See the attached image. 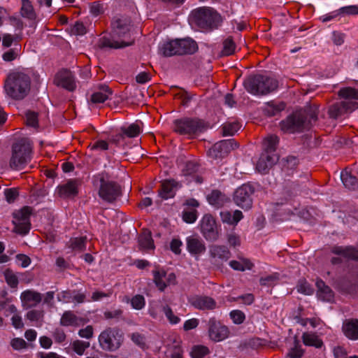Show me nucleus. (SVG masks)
<instances>
[{"label": "nucleus", "instance_id": "412c9836", "mask_svg": "<svg viewBox=\"0 0 358 358\" xmlns=\"http://www.w3.org/2000/svg\"><path fill=\"white\" fill-rule=\"evenodd\" d=\"M186 246L187 251L194 256L203 254L206 250L204 241L196 235L186 238Z\"/></svg>", "mask_w": 358, "mask_h": 358}, {"label": "nucleus", "instance_id": "e2e57ef3", "mask_svg": "<svg viewBox=\"0 0 358 358\" xmlns=\"http://www.w3.org/2000/svg\"><path fill=\"white\" fill-rule=\"evenodd\" d=\"M91 150H106L108 149V143L107 141L103 140H99L95 141L94 143L90 145Z\"/></svg>", "mask_w": 358, "mask_h": 358}, {"label": "nucleus", "instance_id": "9d476101", "mask_svg": "<svg viewBox=\"0 0 358 358\" xmlns=\"http://www.w3.org/2000/svg\"><path fill=\"white\" fill-rule=\"evenodd\" d=\"M100 348L106 352H115L123 344L124 336L122 331L117 327H108L99 336Z\"/></svg>", "mask_w": 358, "mask_h": 358}, {"label": "nucleus", "instance_id": "4d7b16f0", "mask_svg": "<svg viewBox=\"0 0 358 358\" xmlns=\"http://www.w3.org/2000/svg\"><path fill=\"white\" fill-rule=\"evenodd\" d=\"M5 279L7 284L12 288H15L18 285L17 277L11 271H6Z\"/></svg>", "mask_w": 358, "mask_h": 358}, {"label": "nucleus", "instance_id": "9b49d317", "mask_svg": "<svg viewBox=\"0 0 358 358\" xmlns=\"http://www.w3.org/2000/svg\"><path fill=\"white\" fill-rule=\"evenodd\" d=\"M204 129V122L197 118L185 117L173 122L174 131L182 135L192 136L202 132Z\"/></svg>", "mask_w": 358, "mask_h": 358}, {"label": "nucleus", "instance_id": "5701e85b", "mask_svg": "<svg viewBox=\"0 0 358 358\" xmlns=\"http://www.w3.org/2000/svg\"><path fill=\"white\" fill-rule=\"evenodd\" d=\"M78 182L76 180H69L57 187L59 196L64 199L76 196L78 193Z\"/></svg>", "mask_w": 358, "mask_h": 358}, {"label": "nucleus", "instance_id": "ddd939ff", "mask_svg": "<svg viewBox=\"0 0 358 358\" xmlns=\"http://www.w3.org/2000/svg\"><path fill=\"white\" fill-rule=\"evenodd\" d=\"M30 215L31 208L28 206L22 208L21 210L13 213L15 224V231L20 234H27L30 229Z\"/></svg>", "mask_w": 358, "mask_h": 358}, {"label": "nucleus", "instance_id": "423d86ee", "mask_svg": "<svg viewBox=\"0 0 358 358\" xmlns=\"http://www.w3.org/2000/svg\"><path fill=\"white\" fill-rule=\"evenodd\" d=\"M197 50L198 45L196 41L189 38L166 41L159 48L160 52L165 57L192 55Z\"/></svg>", "mask_w": 358, "mask_h": 358}, {"label": "nucleus", "instance_id": "3c124183", "mask_svg": "<svg viewBox=\"0 0 358 358\" xmlns=\"http://www.w3.org/2000/svg\"><path fill=\"white\" fill-rule=\"evenodd\" d=\"M303 353L304 351L301 346L296 342L294 346L289 350L287 356L289 358H301Z\"/></svg>", "mask_w": 358, "mask_h": 358}, {"label": "nucleus", "instance_id": "680f3d73", "mask_svg": "<svg viewBox=\"0 0 358 358\" xmlns=\"http://www.w3.org/2000/svg\"><path fill=\"white\" fill-rule=\"evenodd\" d=\"M169 357L170 358H184L183 350L182 348L178 345H174L171 348H170L169 350Z\"/></svg>", "mask_w": 358, "mask_h": 358}, {"label": "nucleus", "instance_id": "052dcab7", "mask_svg": "<svg viewBox=\"0 0 358 358\" xmlns=\"http://www.w3.org/2000/svg\"><path fill=\"white\" fill-rule=\"evenodd\" d=\"M6 200L8 203H13L18 196V192L15 188L6 189L4 192Z\"/></svg>", "mask_w": 358, "mask_h": 358}, {"label": "nucleus", "instance_id": "13d9d810", "mask_svg": "<svg viewBox=\"0 0 358 358\" xmlns=\"http://www.w3.org/2000/svg\"><path fill=\"white\" fill-rule=\"evenodd\" d=\"M284 168L293 169L298 164V159L294 156H288L282 159Z\"/></svg>", "mask_w": 358, "mask_h": 358}, {"label": "nucleus", "instance_id": "a19ab883", "mask_svg": "<svg viewBox=\"0 0 358 358\" xmlns=\"http://www.w3.org/2000/svg\"><path fill=\"white\" fill-rule=\"evenodd\" d=\"M279 138L275 135H270L265 138L263 142L264 151L262 152L275 153Z\"/></svg>", "mask_w": 358, "mask_h": 358}, {"label": "nucleus", "instance_id": "49530a36", "mask_svg": "<svg viewBox=\"0 0 358 358\" xmlns=\"http://www.w3.org/2000/svg\"><path fill=\"white\" fill-rule=\"evenodd\" d=\"M90 347V343L87 341L77 340L72 343V348L75 352L78 355L84 354L85 350Z\"/></svg>", "mask_w": 358, "mask_h": 358}, {"label": "nucleus", "instance_id": "ea45409f", "mask_svg": "<svg viewBox=\"0 0 358 358\" xmlns=\"http://www.w3.org/2000/svg\"><path fill=\"white\" fill-rule=\"evenodd\" d=\"M285 104L283 102L275 103L274 101L268 102L264 106V111L268 116H274L283 110Z\"/></svg>", "mask_w": 358, "mask_h": 358}, {"label": "nucleus", "instance_id": "f257e3e1", "mask_svg": "<svg viewBox=\"0 0 358 358\" xmlns=\"http://www.w3.org/2000/svg\"><path fill=\"white\" fill-rule=\"evenodd\" d=\"M113 38L101 37L99 41L101 48H122L131 45L134 39L131 38V20L127 17H115L111 22Z\"/></svg>", "mask_w": 358, "mask_h": 358}, {"label": "nucleus", "instance_id": "bb28decb", "mask_svg": "<svg viewBox=\"0 0 358 358\" xmlns=\"http://www.w3.org/2000/svg\"><path fill=\"white\" fill-rule=\"evenodd\" d=\"M331 252L345 259L358 260V250L352 246H334Z\"/></svg>", "mask_w": 358, "mask_h": 358}, {"label": "nucleus", "instance_id": "6e6d98bb", "mask_svg": "<svg viewBox=\"0 0 358 358\" xmlns=\"http://www.w3.org/2000/svg\"><path fill=\"white\" fill-rule=\"evenodd\" d=\"M123 311L120 308L106 310L103 313V316L107 320L120 319L122 316Z\"/></svg>", "mask_w": 358, "mask_h": 358}, {"label": "nucleus", "instance_id": "bf43d9fd", "mask_svg": "<svg viewBox=\"0 0 358 358\" xmlns=\"http://www.w3.org/2000/svg\"><path fill=\"white\" fill-rule=\"evenodd\" d=\"M44 315L43 310H31L27 312L26 317L30 321H38Z\"/></svg>", "mask_w": 358, "mask_h": 358}, {"label": "nucleus", "instance_id": "1a4fd4ad", "mask_svg": "<svg viewBox=\"0 0 358 358\" xmlns=\"http://www.w3.org/2000/svg\"><path fill=\"white\" fill-rule=\"evenodd\" d=\"M95 178L99 182V196L103 201L112 203L122 195L120 185L110 180L108 173H101Z\"/></svg>", "mask_w": 358, "mask_h": 358}, {"label": "nucleus", "instance_id": "c03bdc74", "mask_svg": "<svg viewBox=\"0 0 358 358\" xmlns=\"http://www.w3.org/2000/svg\"><path fill=\"white\" fill-rule=\"evenodd\" d=\"M240 125L238 122H229L223 124L222 130L223 136H233L238 129Z\"/></svg>", "mask_w": 358, "mask_h": 358}, {"label": "nucleus", "instance_id": "4468645a", "mask_svg": "<svg viewBox=\"0 0 358 358\" xmlns=\"http://www.w3.org/2000/svg\"><path fill=\"white\" fill-rule=\"evenodd\" d=\"M255 192L254 187L250 184H244L236 189L234 194L236 204L244 209H249L252 204V195Z\"/></svg>", "mask_w": 358, "mask_h": 358}, {"label": "nucleus", "instance_id": "393cba45", "mask_svg": "<svg viewBox=\"0 0 358 358\" xmlns=\"http://www.w3.org/2000/svg\"><path fill=\"white\" fill-rule=\"evenodd\" d=\"M178 185V182L174 180L164 181L161 185V189L159 190V196L164 199L173 198L176 194L175 189Z\"/></svg>", "mask_w": 358, "mask_h": 358}, {"label": "nucleus", "instance_id": "c756f323", "mask_svg": "<svg viewBox=\"0 0 358 358\" xmlns=\"http://www.w3.org/2000/svg\"><path fill=\"white\" fill-rule=\"evenodd\" d=\"M243 217L242 212L238 210H235L233 213L228 210L220 212V217L222 222L230 225H236Z\"/></svg>", "mask_w": 358, "mask_h": 358}, {"label": "nucleus", "instance_id": "c9c22d12", "mask_svg": "<svg viewBox=\"0 0 358 358\" xmlns=\"http://www.w3.org/2000/svg\"><path fill=\"white\" fill-rule=\"evenodd\" d=\"M87 238L85 236L71 238L69 243V248L75 252H80L86 249Z\"/></svg>", "mask_w": 358, "mask_h": 358}, {"label": "nucleus", "instance_id": "7ed1b4c3", "mask_svg": "<svg viewBox=\"0 0 358 358\" xmlns=\"http://www.w3.org/2000/svg\"><path fill=\"white\" fill-rule=\"evenodd\" d=\"M316 120L317 114L315 111H297L282 120L280 122V127L286 133L301 132L309 129L312 122Z\"/></svg>", "mask_w": 358, "mask_h": 358}, {"label": "nucleus", "instance_id": "338daca9", "mask_svg": "<svg viewBox=\"0 0 358 358\" xmlns=\"http://www.w3.org/2000/svg\"><path fill=\"white\" fill-rule=\"evenodd\" d=\"M10 345L14 350H20L26 348L25 341L20 338H13L10 342Z\"/></svg>", "mask_w": 358, "mask_h": 358}, {"label": "nucleus", "instance_id": "473e14b6", "mask_svg": "<svg viewBox=\"0 0 358 358\" xmlns=\"http://www.w3.org/2000/svg\"><path fill=\"white\" fill-rule=\"evenodd\" d=\"M208 201L210 204L215 207H221L228 201V198L220 191L213 190L207 196Z\"/></svg>", "mask_w": 358, "mask_h": 358}, {"label": "nucleus", "instance_id": "4c0bfd02", "mask_svg": "<svg viewBox=\"0 0 358 358\" xmlns=\"http://www.w3.org/2000/svg\"><path fill=\"white\" fill-rule=\"evenodd\" d=\"M229 266L236 271H245L251 270L254 264L250 259L246 258H240L239 260H232L229 262Z\"/></svg>", "mask_w": 358, "mask_h": 358}, {"label": "nucleus", "instance_id": "6ab92c4d", "mask_svg": "<svg viewBox=\"0 0 358 358\" xmlns=\"http://www.w3.org/2000/svg\"><path fill=\"white\" fill-rule=\"evenodd\" d=\"M54 83L57 86L73 92L76 87L75 76L71 71L67 69L59 71L55 77Z\"/></svg>", "mask_w": 358, "mask_h": 358}, {"label": "nucleus", "instance_id": "39448f33", "mask_svg": "<svg viewBox=\"0 0 358 358\" xmlns=\"http://www.w3.org/2000/svg\"><path fill=\"white\" fill-rule=\"evenodd\" d=\"M245 90L253 95H266L275 91L278 83L275 78L263 76H248L243 83Z\"/></svg>", "mask_w": 358, "mask_h": 358}, {"label": "nucleus", "instance_id": "69168bd1", "mask_svg": "<svg viewBox=\"0 0 358 358\" xmlns=\"http://www.w3.org/2000/svg\"><path fill=\"white\" fill-rule=\"evenodd\" d=\"M298 292L306 295H310L313 293V289L306 282H301L297 287Z\"/></svg>", "mask_w": 358, "mask_h": 358}, {"label": "nucleus", "instance_id": "de8ad7c7", "mask_svg": "<svg viewBox=\"0 0 358 358\" xmlns=\"http://www.w3.org/2000/svg\"><path fill=\"white\" fill-rule=\"evenodd\" d=\"M131 305L136 310H141L145 306V300L143 295L136 294L131 299Z\"/></svg>", "mask_w": 358, "mask_h": 358}, {"label": "nucleus", "instance_id": "603ef678", "mask_svg": "<svg viewBox=\"0 0 358 358\" xmlns=\"http://www.w3.org/2000/svg\"><path fill=\"white\" fill-rule=\"evenodd\" d=\"M229 315L233 322L237 324H242L245 319V314L239 310H232Z\"/></svg>", "mask_w": 358, "mask_h": 358}, {"label": "nucleus", "instance_id": "37998d69", "mask_svg": "<svg viewBox=\"0 0 358 358\" xmlns=\"http://www.w3.org/2000/svg\"><path fill=\"white\" fill-rule=\"evenodd\" d=\"M210 353L208 347L205 345H194L190 352L192 358H203L205 356Z\"/></svg>", "mask_w": 358, "mask_h": 358}, {"label": "nucleus", "instance_id": "2eb2a0df", "mask_svg": "<svg viewBox=\"0 0 358 358\" xmlns=\"http://www.w3.org/2000/svg\"><path fill=\"white\" fill-rule=\"evenodd\" d=\"M238 147L233 138L222 140L213 145L208 151V156L214 159L223 158Z\"/></svg>", "mask_w": 358, "mask_h": 358}, {"label": "nucleus", "instance_id": "5fc2aeb1", "mask_svg": "<svg viewBox=\"0 0 358 358\" xmlns=\"http://www.w3.org/2000/svg\"><path fill=\"white\" fill-rule=\"evenodd\" d=\"M26 121L29 126L34 128L38 127V114L33 111H27L26 113Z\"/></svg>", "mask_w": 358, "mask_h": 358}, {"label": "nucleus", "instance_id": "f3484780", "mask_svg": "<svg viewBox=\"0 0 358 358\" xmlns=\"http://www.w3.org/2000/svg\"><path fill=\"white\" fill-rule=\"evenodd\" d=\"M201 233L208 241H215L219 237V232L215 220L210 215H205L200 222Z\"/></svg>", "mask_w": 358, "mask_h": 358}, {"label": "nucleus", "instance_id": "a211bd4d", "mask_svg": "<svg viewBox=\"0 0 358 358\" xmlns=\"http://www.w3.org/2000/svg\"><path fill=\"white\" fill-rule=\"evenodd\" d=\"M152 274L154 282L160 291H164L169 285L176 284V277L173 273H167L163 268L156 267Z\"/></svg>", "mask_w": 358, "mask_h": 358}, {"label": "nucleus", "instance_id": "dca6fc26", "mask_svg": "<svg viewBox=\"0 0 358 358\" xmlns=\"http://www.w3.org/2000/svg\"><path fill=\"white\" fill-rule=\"evenodd\" d=\"M189 304L194 308L202 311H210L217 308L216 301L204 294H193L187 298Z\"/></svg>", "mask_w": 358, "mask_h": 358}, {"label": "nucleus", "instance_id": "a18cd8bd", "mask_svg": "<svg viewBox=\"0 0 358 358\" xmlns=\"http://www.w3.org/2000/svg\"><path fill=\"white\" fill-rule=\"evenodd\" d=\"M236 48V45L231 38H227L223 42V49L222 53L224 56H229L234 54Z\"/></svg>", "mask_w": 358, "mask_h": 358}, {"label": "nucleus", "instance_id": "774afa93", "mask_svg": "<svg viewBox=\"0 0 358 358\" xmlns=\"http://www.w3.org/2000/svg\"><path fill=\"white\" fill-rule=\"evenodd\" d=\"M199 324V320L197 318H192L186 320L183 324V329L185 331H189L196 329Z\"/></svg>", "mask_w": 358, "mask_h": 358}, {"label": "nucleus", "instance_id": "0eeeda50", "mask_svg": "<svg viewBox=\"0 0 358 358\" xmlns=\"http://www.w3.org/2000/svg\"><path fill=\"white\" fill-rule=\"evenodd\" d=\"M32 144L27 139H21L12 148L10 166L13 169H22L31 159Z\"/></svg>", "mask_w": 358, "mask_h": 358}, {"label": "nucleus", "instance_id": "c85d7f7f", "mask_svg": "<svg viewBox=\"0 0 358 358\" xmlns=\"http://www.w3.org/2000/svg\"><path fill=\"white\" fill-rule=\"evenodd\" d=\"M141 122L131 123L128 126H123L120 128V136L135 138L138 136L142 132V128L141 127Z\"/></svg>", "mask_w": 358, "mask_h": 358}, {"label": "nucleus", "instance_id": "2f4dec72", "mask_svg": "<svg viewBox=\"0 0 358 358\" xmlns=\"http://www.w3.org/2000/svg\"><path fill=\"white\" fill-rule=\"evenodd\" d=\"M138 244L143 250L148 251L155 249L154 241L150 231H144L138 236Z\"/></svg>", "mask_w": 358, "mask_h": 358}, {"label": "nucleus", "instance_id": "79ce46f5", "mask_svg": "<svg viewBox=\"0 0 358 358\" xmlns=\"http://www.w3.org/2000/svg\"><path fill=\"white\" fill-rule=\"evenodd\" d=\"M129 337L135 345L141 349L145 348L147 338L145 334L136 331L130 334Z\"/></svg>", "mask_w": 358, "mask_h": 358}, {"label": "nucleus", "instance_id": "09e8293b", "mask_svg": "<svg viewBox=\"0 0 358 358\" xmlns=\"http://www.w3.org/2000/svg\"><path fill=\"white\" fill-rule=\"evenodd\" d=\"M338 12L340 16L358 15V6L356 5L343 6L338 9Z\"/></svg>", "mask_w": 358, "mask_h": 358}, {"label": "nucleus", "instance_id": "6e6552de", "mask_svg": "<svg viewBox=\"0 0 358 358\" xmlns=\"http://www.w3.org/2000/svg\"><path fill=\"white\" fill-rule=\"evenodd\" d=\"M338 95L345 100L336 102L329 107L328 113L333 119H337L345 113L355 108L354 102L350 99H358V90L352 87L343 88L339 90Z\"/></svg>", "mask_w": 358, "mask_h": 358}, {"label": "nucleus", "instance_id": "b1692460", "mask_svg": "<svg viewBox=\"0 0 358 358\" xmlns=\"http://www.w3.org/2000/svg\"><path fill=\"white\" fill-rule=\"evenodd\" d=\"M343 331L344 335L352 341L358 340V320L348 319L343 322Z\"/></svg>", "mask_w": 358, "mask_h": 358}, {"label": "nucleus", "instance_id": "8fccbe9b", "mask_svg": "<svg viewBox=\"0 0 358 358\" xmlns=\"http://www.w3.org/2000/svg\"><path fill=\"white\" fill-rule=\"evenodd\" d=\"M163 312L171 324H176L180 322V317L173 313L169 306L166 305L163 307Z\"/></svg>", "mask_w": 358, "mask_h": 358}, {"label": "nucleus", "instance_id": "aec40b11", "mask_svg": "<svg viewBox=\"0 0 358 358\" xmlns=\"http://www.w3.org/2000/svg\"><path fill=\"white\" fill-rule=\"evenodd\" d=\"M278 159L275 153L262 152L256 164V170L262 174H266Z\"/></svg>", "mask_w": 358, "mask_h": 358}, {"label": "nucleus", "instance_id": "f8f14e48", "mask_svg": "<svg viewBox=\"0 0 358 358\" xmlns=\"http://www.w3.org/2000/svg\"><path fill=\"white\" fill-rule=\"evenodd\" d=\"M208 334L210 340L213 342H220L228 338L229 331L227 326L213 317L207 322Z\"/></svg>", "mask_w": 358, "mask_h": 358}, {"label": "nucleus", "instance_id": "f704fd0d", "mask_svg": "<svg viewBox=\"0 0 358 358\" xmlns=\"http://www.w3.org/2000/svg\"><path fill=\"white\" fill-rule=\"evenodd\" d=\"M302 340L304 345L320 348L323 345L322 341L314 333L306 332L302 335Z\"/></svg>", "mask_w": 358, "mask_h": 358}, {"label": "nucleus", "instance_id": "864d4df0", "mask_svg": "<svg viewBox=\"0 0 358 358\" xmlns=\"http://www.w3.org/2000/svg\"><path fill=\"white\" fill-rule=\"evenodd\" d=\"M52 337L55 341V343H62L66 341V335L64 332V331L61 328H56L52 331Z\"/></svg>", "mask_w": 358, "mask_h": 358}, {"label": "nucleus", "instance_id": "20e7f679", "mask_svg": "<svg viewBox=\"0 0 358 358\" xmlns=\"http://www.w3.org/2000/svg\"><path fill=\"white\" fill-rule=\"evenodd\" d=\"M189 22L192 26L202 29H213L220 25L222 17L214 9L201 7L191 12Z\"/></svg>", "mask_w": 358, "mask_h": 358}, {"label": "nucleus", "instance_id": "4be33fe9", "mask_svg": "<svg viewBox=\"0 0 358 358\" xmlns=\"http://www.w3.org/2000/svg\"><path fill=\"white\" fill-rule=\"evenodd\" d=\"M20 299L22 307L29 309L36 306L42 301V294L31 289H27L21 293Z\"/></svg>", "mask_w": 358, "mask_h": 358}, {"label": "nucleus", "instance_id": "58836bf2", "mask_svg": "<svg viewBox=\"0 0 358 358\" xmlns=\"http://www.w3.org/2000/svg\"><path fill=\"white\" fill-rule=\"evenodd\" d=\"M20 13L23 17L30 20H34L36 18V12L29 0H22Z\"/></svg>", "mask_w": 358, "mask_h": 358}, {"label": "nucleus", "instance_id": "a878e982", "mask_svg": "<svg viewBox=\"0 0 358 358\" xmlns=\"http://www.w3.org/2000/svg\"><path fill=\"white\" fill-rule=\"evenodd\" d=\"M112 95L111 90L107 85H101L91 95V102L92 103H102L109 99Z\"/></svg>", "mask_w": 358, "mask_h": 358}, {"label": "nucleus", "instance_id": "f03ea898", "mask_svg": "<svg viewBox=\"0 0 358 358\" xmlns=\"http://www.w3.org/2000/svg\"><path fill=\"white\" fill-rule=\"evenodd\" d=\"M31 71H15L10 73L5 83L6 94L14 99H22L30 90Z\"/></svg>", "mask_w": 358, "mask_h": 358}, {"label": "nucleus", "instance_id": "0e129e2a", "mask_svg": "<svg viewBox=\"0 0 358 358\" xmlns=\"http://www.w3.org/2000/svg\"><path fill=\"white\" fill-rule=\"evenodd\" d=\"M199 169L197 164L193 162H188L185 165V168L183 170L184 175L192 176Z\"/></svg>", "mask_w": 358, "mask_h": 358}, {"label": "nucleus", "instance_id": "e433bc0d", "mask_svg": "<svg viewBox=\"0 0 358 358\" xmlns=\"http://www.w3.org/2000/svg\"><path fill=\"white\" fill-rule=\"evenodd\" d=\"M79 317L73 311H65L60 319L59 324L64 327L77 326L79 324Z\"/></svg>", "mask_w": 358, "mask_h": 358}, {"label": "nucleus", "instance_id": "7c9ffc66", "mask_svg": "<svg viewBox=\"0 0 358 358\" xmlns=\"http://www.w3.org/2000/svg\"><path fill=\"white\" fill-rule=\"evenodd\" d=\"M210 254L213 258L227 261L231 256L229 249L224 245H215L210 247Z\"/></svg>", "mask_w": 358, "mask_h": 358}, {"label": "nucleus", "instance_id": "72a5a7b5", "mask_svg": "<svg viewBox=\"0 0 358 358\" xmlns=\"http://www.w3.org/2000/svg\"><path fill=\"white\" fill-rule=\"evenodd\" d=\"M341 178L343 184L346 188L352 190L358 189L357 179L347 169H345L341 172Z\"/></svg>", "mask_w": 358, "mask_h": 358}, {"label": "nucleus", "instance_id": "cd10ccee", "mask_svg": "<svg viewBox=\"0 0 358 358\" xmlns=\"http://www.w3.org/2000/svg\"><path fill=\"white\" fill-rule=\"evenodd\" d=\"M316 287L317 288V296L320 300L327 302L333 300L334 292L329 286L326 285L323 280H317Z\"/></svg>", "mask_w": 358, "mask_h": 358}]
</instances>
